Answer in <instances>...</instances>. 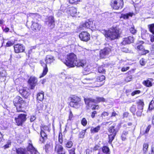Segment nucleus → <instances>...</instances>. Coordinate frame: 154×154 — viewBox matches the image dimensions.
<instances>
[{
  "instance_id": "obj_45",
  "label": "nucleus",
  "mask_w": 154,
  "mask_h": 154,
  "mask_svg": "<svg viewBox=\"0 0 154 154\" xmlns=\"http://www.w3.org/2000/svg\"><path fill=\"white\" fill-rule=\"evenodd\" d=\"M87 121L85 118H83L81 121V124L84 126H85L87 124Z\"/></svg>"
},
{
  "instance_id": "obj_5",
  "label": "nucleus",
  "mask_w": 154,
  "mask_h": 154,
  "mask_svg": "<svg viewBox=\"0 0 154 154\" xmlns=\"http://www.w3.org/2000/svg\"><path fill=\"white\" fill-rule=\"evenodd\" d=\"M96 100H94L91 98H87L84 99L85 103L89 107L93 103H97L101 101H104L105 99L102 97H97Z\"/></svg>"
},
{
  "instance_id": "obj_50",
  "label": "nucleus",
  "mask_w": 154,
  "mask_h": 154,
  "mask_svg": "<svg viewBox=\"0 0 154 154\" xmlns=\"http://www.w3.org/2000/svg\"><path fill=\"white\" fill-rule=\"evenodd\" d=\"M75 148H72L68 150L69 154H75Z\"/></svg>"
},
{
  "instance_id": "obj_62",
  "label": "nucleus",
  "mask_w": 154,
  "mask_h": 154,
  "mask_svg": "<svg viewBox=\"0 0 154 154\" xmlns=\"http://www.w3.org/2000/svg\"><path fill=\"white\" fill-rule=\"evenodd\" d=\"M122 51L123 52L127 53L128 52L129 50L127 48H124L122 49Z\"/></svg>"
},
{
  "instance_id": "obj_51",
  "label": "nucleus",
  "mask_w": 154,
  "mask_h": 154,
  "mask_svg": "<svg viewBox=\"0 0 154 154\" xmlns=\"http://www.w3.org/2000/svg\"><path fill=\"white\" fill-rule=\"evenodd\" d=\"M98 72L99 73H104L105 72L104 69L102 67L99 68L98 70Z\"/></svg>"
},
{
  "instance_id": "obj_44",
  "label": "nucleus",
  "mask_w": 154,
  "mask_h": 154,
  "mask_svg": "<svg viewBox=\"0 0 154 154\" xmlns=\"http://www.w3.org/2000/svg\"><path fill=\"white\" fill-rule=\"evenodd\" d=\"M41 137L42 138L46 137L47 136V134H46L45 132L42 129H41Z\"/></svg>"
},
{
  "instance_id": "obj_7",
  "label": "nucleus",
  "mask_w": 154,
  "mask_h": 154,
  "mask_svg": "<svg viewBox=\"0 0 154 154\" xmlns=\"http://www.w3.org/2000/svg\"><path fill=\"white\" fill-rule=\"evenodd\" d=\"M95 26V23H93V22L91 20H88L85 23H81L80 27L82 28L83 29L86 28H94Z\"/></svg>"
},
{
  "instance_id": "obj_64",
  "label": "nucleus",
  "mask_w": 154,
  "mask_h": 154,
  "mask_svg": "<svg viewBox=\"0 0 154 154\" xmlns=\"http://www.w3.org/2000/svg\"><path fill=\"white\" fill-rule=\"evenodd\" d=\"M117 115V114L114 111L112 113L111 117L116 116Z\"/></svg>"
},
{
  "instance_id": "obj_43",
  "label": "nucleus",
  "mask_w": 154,
  "mask_h": 154,
  "mask_svg": "<svg viewBox=\"0 0 154 154\" xmlns=\"http://www.w3.org/2000/svg\"><path fill=\"white\" fill-rule=\"evenodd\" d=\"M146 60L144 58H142L140 60V63L141 66H144L146 64Z\"/></svg>"
},
{
  "instance_id": "obj_39",
  "label": "nucleus",
  "mask_w": 154,
  "mask_h": 154,
  "mask_svg": "<svg viewBox=\"0 0 154 154\" xmlns=\"http://www.w3.org/2000/svg\"><path fill=\"white\" fill-rule=\"evenodd\" d=\"M130 31L131 33L133 34H135L137 32V30L135 29L134 26H133L130 28Z\"/></svg>"
},
{
  "instance_id": "obj_60",
  "label": "nucleus",
  "mask_w": 154,
  "mask_h": 154,
  "mask_svg": "<svg viewBox=\"0 0 154 154\" xmlns=\"http://www.w3.org/2000/svg\"><path fill=\"white\" fill-rule=\"evenodd\" d=\"M99 106L98 105H94L92 106V109L93 110L98 109L99 108Z\"/></svg>"
},
{
  "instance_id": "obj_12",
  "label": "nucleus",
  "mask_w": 154,
  "mask_h": 154,
  "mask_svg": "<svg viewBox=\"0 0 154 154\" xmlns=\"http://www.w3.org/2000/svg\"><path fill=\"white\" fill-rule=\"evenodd\" d=\"M90 34L86 32H82L79 35L80 39L85 42L88 41L90 39Z\"/></svg>"
},
{
  "instance_id": "obj_21",
  "label": "nucleus",
  "mask_w": 154,
  "mask_h": 154,
  "mask_svg": "<svg viewBox=\"0 0 154 154\" xmlns=\"http://www.w3.org/2000/svg\"><path fill=\"white\" fill-rule=\"evenodd\" d=\"M55 60L53 56L51 55H48L46 57L45 61L46 64H50L54 62Z\"/></svg>"
},
{
  "instance_id": "obj_6",
  "label": "nucleus",
  "mask_w": 154,
  "mask_h": 154,
  "mask_svg": "<svg viewBox=\"0 0 154 154\" xmlns=\"http://www.w3.org/2000/svg\"><path fill=\"white\" fill-rule=\"evenodd\" d=\"M80 101L79 98L76 96H74L71 97V100L70 103V106L75 108H78L80 106L79 103Z\"/></svg>"
},
{
  "instance_id": "obj_63",
  "label": "nucleus",
  "mask_w": 154,
  "mask_h": 154,
  "mask_svg": "<svg viewBox=\"0 0 154 154\" xmlns=\"http://www.w3.org/2000/svg\"><path fill=\"white\" fill-rule=\"evenodd\" d=\"M128 113L127 112H125L123 113V118L127 117H128Z\"/></svg>"
},
{
  "instance_id": "obj_22",
  "label": "nucleus",
  "mask_w": 154,
  "mask_h": 154,
  "mask_svg": "<svg viewBox=\"0 0 154 154\" xmlns=\"http://www.w3.org/2000/svg\"><path fill=\"white\" fill-rule=\"evenodd\" d=\"M133 14L134 13H133L131 12L126 14H121L120 18L121 19L123 18L124 20H126L128 19L129 17H131Z\"/></svg>"
},
{
  "instance_id": "obj_14",
  "label": "nucleus",
  "mask_w": 154,
  "mask_h": 154,
  "mask_svg": "<svg viewBox=\"0 0 154 154\" xmlns=\"http://www.w3.org/2000/svg\"><path fill=\"white\" fill-rule=\"evenodd\" d=\"M134 40V38L132 36H129L127 38H123L122 42L121 43V45H125L127 44H130L132 43Z\"/></svg>"
},
{
  "instance_id": "obj_18",
  "label": "nucleus",
  "mask_w": 154,
  "mask_h": 154,
  "mask_svg": "<svg viewBox=\"0 0 154 154\" xmlns=\"http://www.w3.org/2000/svg\"><path fill=\"white\" fill-rule=\"evenodd\" d=\"M13 103L14 106L17 105H22L24 103V101L23 99L19 96H17L15 97Z\"/></svg>"
},
{
  "instance_id": "obj_20",
  "label": "nucleus",
  "mask_w": 154,
  "mask_h": 154,
  "mask_svg": "<svg viewBox=\"0 0 154 154\" xmlns=\"http://www.w3.org/2000/svg\"><path fill=\"white\" fill-rule=\"evenodd\" d=\"M7 74L6 70L3 68H0V79L3 78L4 81L5 80Z\"/></svg>"
},
{
  "instance_id": "obj_46",
  "label": "nucleus",
  "mask_w": 154,
  "mask_h": 154,
  "mask_svg": "<svg viewBox=\"0 0 154 154\" xmlns=\"http://www.w3.org/2000/svg\"><path fill=\"white\" fill-rule=\"evenodd\" d=\"M140 93V91L139 90H135L133 91L131 94L132 96H134L136 94H138Z\"/></svg>"
},
{
  "instance_id": "obj_54",
  "label": "nucleus",
  "mask_w": 154,
  "mask_h": 154,
  "mask_svg": "<svg viewBox=\"0 0 154 154\" xmlns=\"http://www.w3.org/2000/svg\"><path fill=\"white\" fill-rule=\"evenodd\" d=\"M142 110H138L137 113V115L138 116H140L142 114Z\"/></svg>"
},
{
  "instance_id": "obj_30",
  "label": "nucleus",
  "mask_w": 154,
  "mask_h": 154,
  "mask_svg": "<svg viewBox=\"0 0 154 154\" xmlns=\"http://www.w3.org/2000/svg\"><path fill=\"white\" fill-rule=\"evenodd\" d=\"M82 67L84 68V70L85 71L88 72H90L91 70L92 69V67L90 65H87L86 64V61L85 65L83 66Z\"/></svg>"
},
{
  "instance_id": "obj_26",
  "label": "nucleus",
  "mask_w": 154,
  "mask_h": 154,
  "mask_svg": "<svg viewBox=\"0 0 154 154\" xmlns=\"http://www.w3.org/2000/svg\"><path fill=\"white\" fill-rule=\"evenodd\" d=\"M19 92L24 97H26L29 94V93L26 91V88H23L20 89Z\"/></svg>"
},
{
  "instance_id": "obj_49",
  "label": "nucleus",
  "mask_w": 154,
  "mask_h": 154,
  "mask_svg": "<svg viewBox=\"0 0 154 154\" xmlns=\"http://www.w3.org/2000/svg\"><path fill=\"white\" fill-rule=\"evenodd\" d=\"M132 76L130 75L125 78V81L127 82H129L132 80Z\"/></svg>"
},
{
  "instance_id": "obj_55",
  "label": "nucleus",
  "mask_w": 154,
  "mask_h": 154,
  "mask_svg": "<svg viewBox=\"0 0 154 154\" xmlns=\"http://www.w3.org/2000/svg\"><path fill=\"white\" fill-rule=\"evenodd\" d=\"M73 116L72 111L71 110L69 111V120H72V119Z\"/></svg>"
},
{
  "instance_id": "obj_3",
  "label": "nucleus",
  "mask_w": 154,
  "mask_h": 154,
  "mask_svg": "<svg viewBox=\"0 0 154 154\" xmlns=\"http://www.w3.org/2000/svg\"><path fill=\"white\" fill-rule=\"evenodd\" d=\"M27 149V151L22 148L16 149V153L17 154H29V153L32 154H36L37 152V150L33 146L31 141H29Z\"/></svg>"
},
{
  "instance_id": "obj_25",
  "label": "nucleus",
  "mask_w": 154,
  "mask_h": 154,
  "mask_svg": "<svg viewBox=\"0 0 154 154\" xmlns=\"http://www.w3.org/2000/svg\"><path fill=\"white\" fill-rule=\"evenodd\" d=\"M151 127L150 125H149L145 127L143 130H141V133L143 135L147 134L150 129Z\"/></svg>"
},
{
  "instance_id": "obj_24",
  "label": "nucleus",
  "mask_w": 154,
  "mask_h": 154,
  "mask_svg": "<svg viewBox=\"0 0 154 154\" xmlns=\"http://www.w3.org/2000/svg\"><path fill=\"white\" fill-rule=\"evenodd\" d=\"M137 104L138 110H143L144 105L143 101L139 100L137 101Z\"/></svg>"
},
{
  "instance_id": "obj_11",
  "label": "nucleus",
  "mask_w": 154,
  "mask_h": 154,
  "mask_svg": "<svg viewBox=\"0 0 154 154\" xmlns=\"http://www.w3.org/2000/svg\"><path fill=\"white\" fill-rule=\"evenodd\" d=\"M14 47V51L16 53L23 52L25 50V47L22 44H18L15 45Z\"/></svg>"
},
{
  "instance_id": "obj_28",
  "label": "nucleus",
  "mask_w": 154,
  "mask_h": 154,
  "mask_svg": "<svg viewBox=\"0 0 154 154\" xmlns=\"http://www.w3.org/2000/svg\"><path fill=\"white\" fill-rule=\"evenodd\" d=\"M117 132V131L114 128V126L111 127L109 129V134H115L116 135Z\"/></svg>"
},
{
  "instance_id": "obj_56",
  "label": "nucleus",
  "mask_w": 154,
  "mask_h": 154,
  "mask_svg": "<svg viewBox=\"0 0 154 154\" xmlns=\"http://www.w3.org/2000/svg\"><path fill=\"white\" fill-rule=\"evenodd\" d=\"M109 115V113L106 112H103L101 114V116L103 117H106L108 116Z\"/></svg>"
},
{
  "instance_id": "obj_27",
  "label": "nucleus",
  "mask_w": 154,
  "mask_h": 154,
  "mask_svg": "<svg viewBox=\"0 0 154 154\" xmlns=\"http://www.w3.org/2000/svg\"><path fill=\"white\" fill-rule=\"evenodd\" d=\"M100 129V126H97L96 127H92L91 128V133H95L98 132Z\"/></svg>"
},
{
  "instance_id": "obj_10",
  "label": "nucleus",
  "mask_w": 154,
  "mask_h": 154,
  "mask_svg": "<svg viewBox=\"0 0 154 154\" xmlns=\"http://www.w3.org/2000/svg\"><path fill=\"white\" fill-rule=\"evenodd\" d=\"M111 49L109 47L105 48L100 50V56L101 58H105L111 51Z\"/></svg>"
},
{
  "instance_id": "obj_59",
  "label": "nucleus",
  "mask_w": 154,
  "mask_h": 154,
  "mask_svg": "<svg viewBox=\"0 0 154 154\" xmlns=\"http://www.w3.org/2000/svg\"><path fill=\"white\" fill-rule=\"evenodd\" d=\"M63 11L61 10L58 11L57 13V15L58 16H60L63 14Z\"/></svg>"
},
{
  "instance_id": "obj_36",
  "label": "nucleus",
  "mask_w": 154,
  "mask_h": 154,
  "mask_svg": "<svg viewBox=\"0 0 154 154\" xmlns=\"http://www.w3.org/2000/svg\"><path fill=\"white\" fill-rule=\"evenodd\" d=\"M148 148V144L147 143H144L143 145V151L144 153L146 152Z\"/></svg>"
},
{
  "instance_id": "obj_31",
  "label": "nucleus",
  "mask_w": 154,
  "mask_h": 154,
  "mask_svg": "<svg viewBox=\"0 0 154 154\" xmlns=\"http://www.w3.org/2000/svg\"><path fill=\"white\" fill-rule=\"evenodd\" d=\"M39 16V15L37 14L29 13L28 14V17H31L33 19H37Z\"/></svg>"
},
{
  "instance_id": "obj_52",
  "label": "nucleus",
  "mask_w": 154,
  "mask_h": 154,
  "mask_svg": "<svg viewBox=\"0 0 154 154\" xmlns=\"http://www.w3.org/2000/svg\"><path fill=\"white\" fill-rule=\"evenodd\" d=\"M130 110L132 113H134L136 111V108L133 105L131 108Z\"/></svg>"
},
{
  "instance_id": "obj_58",
  "label": "nucleus",
  "mask_w": 154,
  "mask_h": 154,
  "mask_svg": "<svg viewBox=\"0 0 154 154\" xmlns=\"http://www.w3.org/2000/svg\"><path fill=\"white\" fill-rule=\"evenodd\" d=\"M129 69V67H123L122 69V72H125Z\"/></svg>"
},
{
  "instance_id": "obj_38",
  "label": "nucleus",
  "mask_w": 154,
  "mask_h": 154,
  "mask_svg": "<svg viewBox=\"0 0 154 154\" xmlns=\"http://www.w3.org/2000/svg\"><path fill=\"white\" fill-rule=\"evenodd\" d=\"M44 107V104L43 103L38 104L37 105V109L38 110H42L43 109Z\"/></svg>"
},
{
  "instance_id": "obj_4",
  "label": "nucleus",
  "mask_w": 154,
  "mask_h": 154,
  "mask_svg": "<svg viewBox=\"0 0 154 154\" xmlns=\"http://www.w3.org/2000/svg\"><path fill=\"white\" fill-rule=\"evenodd\" d=\"M110 4L113 8L118 10L123 7L124 2L123 0H112Z\"/></svg>"
},
{
  "instance_id": "obj_53",
  "label": "nucleus",
  "mask_w": 154,
  "mask_h": 154,
  "mask_svg": "<svg viewBox=\"0 0 154 154\" xmlns=\"http://www.w3.org/2000/svg\"><path fill=\"white\" fill-rule=\"evenodd\" d=\"M14 43L10 41H8L6 43V46L7 47H10L13 45Z\"/></svg>"
},
{
  "instance_id": "obj_16",
  "label": "nucleus",
  "mask_w": 154,
  "mask_h": 154,
  "mask_svg": "<svg viewBox=\"0 0 154 154\" xmlns=\"http://www.w3.org/2000/svg\"><path fill=\"white\" fill-rule=\"evenodd\" d=\"M37 82V79L34 77H31L28 80V83L31 86V88L33 89L36 85Z\"/></svg>"
},
{
  "instance_id": "obj_2",
  "label": "nucleus",
  "mask_w": 154,
  "mask_h": 154,
  "mask_svg": "<svg viewBox=\"0 0 154 154\" xmlns=\"http://www.w3.org/2000/svg\"><path fill=\"white\" fill-rule=\"evenodd\" d=\"M102 33L106 37L111 40L117 38L119 35V28L116 27L110 28L108 31L103 30Z\"/></svg>"
},
{
  "instance_id": "obj_41",
  "label": "nucleus",
  "mask_w": 154,
  "mask_h": 154,
  "mask_svg": "<svg viewBox=\"0 0 154 154\" xmlns=\"http://www.w3.org/2000/svg\"><path fill=\"white\" fill-rule=\"evenodd\" d=\"M22 105H17V106H15L17 107V110L18 112H23L22 108Z\"/></svg>"
},
{
  "instance_id": "obj_13",
  "label": "nucleus",
  "mask_w": 154,
  "mask_h": 154,
  "mask_svg": "<svg viewBox=\"0 0 154 154\" xmlns=\"http://www.w3.org/2000/svg\"><path fill=\"white\" fill-rule=\"evenodd\" d=\"M32 24L31 26V29L35 32H38L42 28V26L40 24L37 23H34L32 21Z\"/></svg>"
},
{
  "instance_id": "obj_19",
  "label": "nucleus",
  "mask_w": 154,
  "mask_h": 154,
  "mask_svg": "<svg viewBox=\"0 0 154 154\" xmlns=\"http://www.w3.org/2000/svg\"><path fill=\"white\" fill-rule=\"evenodd\" d=\"M40 63L41 65L44 67V69L42 75L40 77V78H41L43 77L47 74L48 72V69L46 65L47 64L45 63L44 61L42 60L41 61Z\"/></svg>"
},
{
  "instance_id": "obj_34",
  "label": "nucleus",
  "mask_w": 154,
  "mask_h": 154,
  "mask_svg": "<svg viewBox=\"0 0 154 154\" xmlns=\"http://www.w3.org/2000/svg\"><path fill=\"white\" fill-rule=\"evenodd\" d=\"M148 27L150 32L154 34V23L148 25Z\"/></svg>"
},
{
  "instance_id": "obj_15",
  "label": "nucleus",
  "mask_w": 154,
  "mask_h": 154,
  "mask_svg": "<svg viewBox=\"0 0 154 154\" xmlns=\"http://www.w3.org/2000/svg\"><path fill=\"white\" fill-rule=\"evenodd\" d=\"M68 14H69L72 17H75L77 15V10L73 7H71L68 8L67 10Z\"/></svg>"
},
{
  "instance_id": "obj_32",
  "label": "nucleus",
  "mask_w": 154,
  "mask_h": 154,
  "mask_svg": "<svg viewBox=\"0 0 154 154\" xmlns=\"http://www.w3.org/2000/svg\"><path fill=\"white\" fill-rule=\"evenodd\" d=\"M143 84L145 86L147 87H150L152 86V82L149 80H146L144 81Z\"/></svg>"
},
{
  "instance_id": "obj_17",
  "label": "nucleus",
  "mask_w": 154,
  "mask_h": 154,
  "mask_svg": "<svg viewBox=\"0 0 154 154\" xmlns=\"http://www.w3.org/2000/svg\"><path fill=\"white\" fill-rule=\"evenodd\" d=\"M46 24L50 27V29H52L54 27V17L52 16L49 17L48 20L45 22Z\"/></svg>"
},
{
  "instance_id": "obj_61",
  "label": "nucleus",
  "mask_w": 154,
  "mask_h": 154,
  "mask_svg": "<svg viewBox=\"0 0 154 154\" xmlns=\"http://www.w3.org/2000/svg\"><path fill=\"white\" fill-rule=\"evenodd\" d=\"M36 117L35 116H32L30 118V120L31 122L34 121Z\"/></svg>"
},
{
  "instance_id": "obj_40",
  "label": "nucleus",
  "mask_w": 154,
  "mask_h": 154,
  "mask_svg": "<svg viewBox=\"0 0 154 154\" xmlns=\"http://www.w3.org/2000/svg\"><path fill=\"white\" fill-rule=\"evenodd\" d=\"M86 130H82L80 132L79 134V137L80 138H83L85 134Z\"/></svg>"
},
{
  "instance_id": "obj_47",
  "label": "nucleus",
  "mask_w": 154,
  "mask_h": 154,
  "mask_svg": "<svg viewBox=\"0 0 154 154\" xmlns=\"http://www.w3.org/2000/svg\"><path fill=\"white\" fill-rule=\"evenodd\" d=\"M35 48V47L34 46L30 48V49L29 50L28 54H31L33 52V50Z\"/></svg>"
},
{
  "instance_id": "obj_57",
  "label": "nucleus",
  "mask_w": 154,
  "mask_h": 154,
  "mask_svg": "<svg viewBox=\"0 0 154 154\" xmlns=\"http://www.w3.org/2000/svg\"><path fill=\"white\" fill-rule=\"evenodd\" d=\"M59 142L60 143H62L63 142L62 136H60V134H59L58 137Z\"/></svg>"
},
{
  "instance_id": "obj_8",
  "label": "nucleus",
  "mask_w": 154,
  "mask_h": 154,
  "mask_svg": "<svg viewBox=\"0 0 154 154\" xmlns=\"http://www.w3.org/2000/svg\"><path fill=\"white\" fill-rule=\"evenodd\" d=\"M26 120V115L21 114L19 115L17 118H15V120L17 125H21Z\"/></svg>"
},
{
  "instance_id": "obj_1",
  "label": "nucleus",
  "mask_w": 154,
  "mask_h": 154,
  "mask_svg": "<svg viewBox=\"0 0 154 154\" xmlns=\"http://www.w3.org/2000/svg\"><path fill=\"white\" fill-rule=\"evenodd\" d=\"M65 63L69 67H73L75 66L80 67L85 65L86 61L84 60H77L76 55L73 53H71L67 55Z\"/></svg>"
},
{
  "instance_id": "obj_42",
  "label": "nucleus",
  "mask_w": 154,
  "mask_h": 154,
  "mask_svg": "<svg viewBox=\"0 0 154 154\" xmlns=\"http://www.w3.org/2000/svg\"><path fill=\"white\" fill-rule=\"evenodd\" d=\"M73 143L71 141H68L66 144V147L68 148H70L72 146Z\"/></svg>"
},
{
  "instance_id": "obj_35",
  "label": "nucleus",
  "mask_w": 154,
  "mask_h": 154,
  "mask_svg": "<svg viewBox=\"0 0 154 154\" xmlns=\"http://www.w3.org/2000/svg\"><path fill=\"white\" fill-rule=\"evenodd\" d=\"M154 108V99L150 102L149 107V109L151 110Z\"/></svg>"
},
{
  "instance_id": "obj_33",
  "label": "nucleus",
  "mask_w": 154,
  "mask_h": 154,
  "mask_svg": "<svg viewBox=\"0 0 154 154\" xmlns=\"http://www.w3.org/2000/svg\"><path fill=\"white\" fill-rule=\"evenodd\" d=\"M116 135L115 134H109V143L111 144L112 141L114 140L115 137Z\"/></svg>"
},
{
  "instance_id": "obj_37",
  "label": "nucleus",
  "mask_w": 154,
  "mask_h": 154,
  "mask_svg": "<svg viewBox=\"0 0 154 154\" xmlns=\"http://www.w3.org/2000/svg\"><path fill=\"white\" fill-rule=\"evenodd\" d=\"M105 77L104 76L102 75L98 77L97 78V82H102L104 80Z\"/></svg>"
},
{
  "instance_id": "obj_29",
  "label": "nucleus",
  "mask_w": 154,
  "mask_h": 154,
  "mask_svg": "<svg viewBox=\"0 0 154 154\" xmlns=\"http://www.w3.org/2000/svg\"><path fill=\"white\" fill-rule=\"evenodd\" d=\"M44 98V92L39 93L37 94V99L40 101H42Z\"/></svg>"
},
{
  "instance_id": "obj_23",
  "label": "nucleus",
  "mask_w": 154,
  "mask_h": 154,
  "mask_svg": "<svg viewBox=\"0 0 154 154\" xmlns=\"http://www.w3.org/2000/svg\"><path fill=\"white\" fill-rule=\"evenodd\" d=\"M63 148L61 145L59 144H56L55 150L58 153H60L61 152L63 151H63Z\"/></svg>"
},
{
  "instance_id": "obj_48",
  "label": "nucleus",
  "mask_w": 154,
  "mask_h": 154,
  "mask_svg": "<svg viewBox=\"0 0 154 154\" xmlns=\"http://www.w3.org/2000/svg\"><path fill=\"white\" fill-rule=\"evenodd\" d=\"M80 0H69V2L71 4H77L78 2H80Z\"/></svg>"
},
{
  "instance_id": "obj_9",
  "label": "nucleus",
  "mask_w": 154,
  "mask_h": 154,
  "mask_svg": "<svg viewBox=\"0 0 154 154\" xmlns=\"http://www.w3.org/2000/svg\"><path fill=\"white\" fill-rule=\"evenodd\" d=\"M143 43V41H140L139 43L137 44L136 46V48L138 51L142 55L145 54L149 52L148 51L145 50L144 47L142 45Z\"/></svg>"
}]
</instances>
